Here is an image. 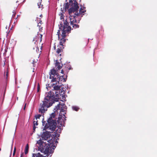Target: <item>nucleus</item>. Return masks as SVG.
Segmentation results:
<instances>
[{
	"label": "nucleus",
	"instance_id": "obj_1",
	"mask_svg": "<svg viewBox=\"0 0 157 157\" xmlns=\"http://www.w3.org/2000/svg\"><path fill=\"white\" fill-rule=\"evenodd\" d=\"M71 4V3L72 7L68 10V13L70 15V20L71 25L75 28H78V26L76 24V17L80 15H83L86 12L85 8L84 7L81 6L78 13L77 10L78 8V3L76 0H71L69 1Z\"/></svg>",
	"mask_w": 157,
	"mask_h": 157
},
{
	"label": "nucleus",
	"instance_id": "obj_2",
	"mask_svg": "<svg viewBox=\"0 0 157 157\" xmlns=\"http://www.w3.org/2000/svg\"><path fill=\"white\" fill-rule=\"evenodd\" d=\"M56 137L54 139L49 140H48L44 142L41 140H40L37 142V144H39L40 147L42 148L43 152L47 155L45 157H48V156L53 153L54 150V147H55V144L57 143V141L55 140ZM33 157H37L36 154H33Z\"/></svg>",
	"mask_w": 157,
	"mask_h": 157
},
{
	"label": "nucleus",
	"instance_id": "obj_3",
	"mask_svg": "<svg viewBox=\"0 0 157 157\" xmlns=\"http://www.w3.org/2000/svg\"><path fill=\"white\" fill-rule=\"evenodd\" d=\"M53 100V97L52 96L51 92L46 93L43 103L39 109V112L41 113H44L46 110L45 109V107L48 108L52 105Z\"/></svg>",
	"mask_w": 157,
	"mask_h": 157
},
{
	"label": "nucleus",
	"instance_id": "obj_4",
	"mask_svg": "<svg viewBox=\"0 0 157 157\" xmlns=\"http://www.w3.org/2000/svg\"><path fill=\"white\" fill-rule=\"evenodd\" d=\"M42 35L40 34L37 33V35H36L33 39V41L34 43V46L33 48L34 50H35L37 53L40 54V53L41 52V51H39V47L41 50L42 46V44L40 43L42 40Z\"/></svg>",
	"mask_w": 157,
	"mask_h": 157
},
{
	"label": "nucleus",
	"instance_id": "obj_5",
	"mask_svg": "<svg viewBox=\"0 0 157 157\" xmlns=\"http://www.w3.org/2000/svg\"><path fill=\"white\" fill-rule=\"evenodd\" d=\"M50 75V78L51 79L53 78L51 81L52 82L57 81L59 82L60 81L61 77L59 76V75L54 69L51 70Z\"/></svg>",
	"mask_w": 157,
	"mask_h": 157
},
{
	"label": "nucleus",
	"instance_id": "obj_6",
	"mask_svg": "<svg viewBox=\"0 0 157 157\" xmlns=\"http://www.w3.org/2000/svg\"><path fill=\"white\" fill-rule=\"evenodd\" d=\"M66 106L65 105L62 103V107L61 108L60 112L59 113V120H58V123L59 124H60L61 126L63 125L64 124V121H62L61 123V120L62 118H65V111L66 109Z\"/></svg>",
	"mask_w": 157,
	"mask_h": 157
},
{
	"label": "nucleus",
	"instance_id": "obj_7",
	"mask_svg": "<svg viewBox=\"0 0 157 157\" xmlns=\"http://www.w3.org/2000/svg\"><path fill=\"white\" fill-rule=\"evenodd\" d=\"M60 86H56L53 87L54 90H56V91L55 92L56 96L57 97L59 98H61V96L62 95V92L60 90ZM62 98L63 100H65V97L62 95Z\"/></svg>",
	"mask_w": 157,
	"mask_h": 157
},
{
	"label": "nucleus",
	"instance_id": "obj_8",
	"mask_svg": "<svg viewBox=\"0 0 157 157\" xmlns=\"http://www.w3.org/2000/svg\"><path fill=\"white\" fill-rule=\"evenodd\" d=\"M51 136V134L50 132L48 131H46L42 133L41 136L43 140H46L48 138L50 137Z\"/></svg>",
	"mask_w": 157,
	"mask_h": 157
},
{
	"label": "nucleus",
	"instance_id": "obj_9",
	"mask_svg": "<svg viewBox=\"0 0 157 157\" xmlns=\"http://www.w3.org/2000/svg\"><path fill=\"white\" fill-rule=\"evenodd\" d=\"M66 32H63V31L62 30V34L61 35L62 38L60 39L59 42L60 45L61 46L63 45V43L65 42V40L64 38L66 36Z\"/></svg>",
	"mask_w": 157,
	"mask_h": 157
},
{
	"label": "nucleus",
	"instance_id": "obj_10",
	"mask_svg": "<svg viewBox=\"0 0 157 157\" xmlns=\"http://www.w3.org/2000/svg\"><path fill=\"white\" fill-rule=\"evenodd\" d=\"M71 30V27L70 26L67 25H64L63 27V32H67Z\"/></svg>",
	"mask_w": 157,
	"mask_h": 157
},
{
	"label": "nucleus",
	"instance_id": "obj_11",
	"mask_svg": "<svg viewBox=\"0 0 157 157\" xmlns=\"http://www.w3.org/2000/svg\"><path fill=\"white\" fill-rule=\"evenodd\" d=\"M62 107V104L59 103L57 106H56V107L54 109V110H55L54 111L56 112L60 109H61V108Z\"/></svg>",
	"mask_w": 157,
	"mask_h": 157
},
{
	"label": "nucleus",
	"instance_id": "obj_12",
	"mask_svg": "<svg viewBox=\"0 0 157 157\" xmlns=\"http://www.w3.org/2000/svg\"><path fill=\"white\" fill-rule=\"evenodd\" d=\"M38 125V123H37V121L36 120V119H35L33 120V125L34 126L33 127V129L34 130H35V129L36 128L35 126L37 125Z\"/></svg>",
	"mask_w": 157,
	"mask_h": 157
},
{
	"label": "nucleus",
	"instance_id": "obj_13",
	"mask_svg": "<svg viewBox=\"0 0 157 157\" xmlns=\"http://www.w3.org/2000/svg\"><path fill=\"white\" fill-rule=\"evenodd\" d=\"M29 147L28 144H27L25 148V154H27L28 153L29 151Z\"/></svg>",
	"mask_w": 157,
	"mask_h": 157
},
{
	"label": "nucleus",
	"instance_id": "obj_14",
	"mask_svg": "<svg viewBox=\"0 0 157 157\" xmlns=\"http://www.w3.org/2000/svg\"><path fill=\"white\" fill-rule=\"evenodd\" d=\"M55 112L52 113L51 114L50 116V117H49V120H51L52 119V118L54 117L55 116Z\"/></svg>",
	"mask_w": 157,
	"mask_h": 157
},
{
	"label": "nucleus",
	"instance_id": "obj_15",
	"mask_svg": "<svg viewBox=\"0 0 157 157\" xmlns=\"http://www.w3.org/2000/svg\"><path fill=\"white\" fill-rule=\"evenodd\" d=\"M41 21H40L39 20V22L38 23V26H38L39 29V30H40H40L42 28V27L40 28L41 25Z\"/></svg>",
	"mask_w": 157,
	"mask_h": 157
},
{
	"label": "nucleus",
	"instance_id": "obj_16",
	"mask_svg": "<svg viewBox=\"0 0 157 157\" xmlns=\"http://www.w3.org/2000/svg\"><path fill=\"white\" fill-rule=\"evenodd\" d=\"M62 47H61V49H59V48H58L57 50H56V52L58 53H59L60 52H61V51L62 50V47L63 48V45L61 46Z\"/></svg>",
	"mask_w": 157,
	"mask_h": 157
},
{
	"label": "nucleus",
	"instance_id": "obj_17",
	"mask_svg": "<svg viewBox=\"0 0 157 157\" xmlns=\"http://www.w3.org/2000/svg\"><path fill=\"white\" fill-rule=\"evenodd\" d=\"M72 108L73 110L76 111H78L79 109V108L78 107L76 106H73Z\"/></svg>",
	"mask_w": 157,
	"mask_h": 157
},
{
	"label": "nucleus",
	"instance_id": "obj_18",
	"mask_svg": "<svg viewBox=\"0 0 157 157\" xmlns=\"http://www.w3.org/2000/svg\"><path fill=\"white\" fill-rule=\"evenodd\" d=\"M41 115L38 114L36 115L35 117L36 120L38 119H39L40 117L41 116Z\"/></svg>",
	"mask_w": 157,
	"mask_h": 157
},
{
	"label": "nucleus",
	"instance_id": "obj_19",
	"mask_svg": "<svg viewBox=\"0 0 157 157\" xmlns=\"http://www.w3.org/2000/svg\"><path fill=\"white\" fill-rule=\"evenodd\" d=\"M56 127V123H53V126L52 127V130H54L55 129Z\"/></svg>",
	"mask_w": 157,
	"mask_h": 157
},
{
	"label": "nucleus",
	"instance_id": "obj_20",
	"mask_svg": "<svg viewBox=\"0 0 157 157\" xmlns=\"http://www.w3.org/2000/svg\"><path fill=\"white\" fill-rule=\"evenodd\" d=\"M58 63H57L56 62V66H57V68H58V69H60L62 67L61 66H60V65H58Z\"/></svg>",
	"mask_w": 157,
	"mask_h": 157
},
{
	"label": "nucleus",
	"instance_id": "obj_21",
	"mask_svg": "<svg viewBox=\"0 0 157 157\" xmlns=\"http://www.w3.org/2000/svg\"><path fill=\"white\" fill-rule=\"evenodd\" d=\"M60 33V31L58 30V32H57V34L58 35V38H59V39L60 38V35H59V34Z\"/></svg>",
	"mask_w": 157,
	"mask_h": 157
},
{
	"label": "nucleus",
	"instance_id": "obj_22",
	"mask_svg": "<svg viewBox=\"0 0 157 157\" xmlns=\"http://www.w3.org/2000/svg\"><path fill=\"white\" fill-rule=\"evenodd\" d=\"M54 136H59V134H58V133H57L56 132H54Z\"/></svg>",
	"mask_w": 157,
	"mask_h": 157
},
{
	"label": "nucleus",
	"instance_id": "obj_23",
	"mask_svg": "<svg viewBox=\"0 0 157 157\" xmlns=\"http://www.w3.org/2000/svg\"><path fill=\"white\" fill-rule=\"evenodd\" d=\"M16 150V148H15V147L14 148V151H13V155H15Z\"/></svg>",
	"mask_w": 157,
	"mask_h": 157
},
{
	"label": "nucleus",
	"instance_id": "obj_24",
	"mask_svg": "<svg viewBox=\"0 0 157 157\" xmlns=\"http://www.w3.org/2000/svg\"><path fill=\"white\" fill-rule=\"evenodd\" d=\"M6 78H7L8 75V71L6 72Z\"/></svg>",
	"mask_w": 157,
	"mask_h": 157
},
{
	"label": "nucleus",
	"instance_id": "obj_25",
	"mask_svg": "<svg viewBox=\"0 0 157 157\" xmlns=\"http://www.w3.org/2000/svg\"><path fill=\"white\" fill-rule=\"evenodd\" d=\"M61 16H60V19H62L63 18V15L62 14H61Z\"/></svg>",
	"mask_w": 157,
	"mask_h": 157
},
{
	"label": "nucleus",
	"instance_id": "obj_26",
	"mask_svg": "<svg viewBox=\"0 0 157 157\" xmlns=\"http://www.w3.org/2000/svg\"><path fill=\"white\" fill-rule=\"evenodd\" d=\"M63 73H64V71H63V70H62L61 71V73L62 74H63Z\"/></svg>",
	"mask_w": 157,
	"mask_h": 157
},
{
	"label": "nucleus",
	"instance_id": "obj_27",
	"mask_svg": "<svg viewBox=\"0 0 157 157\" xmlns=\"http://www.w3.org/2000/svg\"><path fill=\"white\" fill-rule=\"evenodd\" d=\"M39 89H40V88H39V86H38V87H37V91L38 92L39 90Z\"/></svg>",
	"mask_w": 157,
	"mask_h": 157
},
{
	"label": "nucleus",
	"instance_id": "obj_28",
	"mask_svg": "<svg viewBox=\"0 0 157 157\" xmlns=\"http://www.w3.org/2000/svg\"><path fill=\"white\" fill-rule=\"evenodd\" d=\"M40 155V153H38L37 154V155Z\"/></svg>",
	"mask_w": 157,
	"mask_h": 157
},
{
	"label": "nucleus",
	"instance_id": "obj_29",
	"mask_svg": "<svg viewBox=\"0 0 157 157\" xmlns=\"http://www.w3.org/2000/svg\"><path fill=\"white\" fill-rule=\"evenodd\" d=\"M33 63H34V61H33ZM36 62V61H35V62Z\"/></svg>",
	"mask_w": 157,
	"mask_h": 157
},
{
	"label": "nucleus",
	"instance_id": "obj_30",
	"mask_svg": "<svg viewBox=\"0 0 157 157\" xmlns=\"http://www.w3.org/2000/svg\"><path fill=\"white\" fill-rule=\"evenodd\" d=\"M42 16V15H40V17H41Z\"/></svg>",
	"mask_w": 157,
	"mask_h": 157
},
{
	"label": "nucleus",
	"instance_id": "obj_31",
	"mask_svg": "<svg viewBox=\"0 0 157 157\" xmlns=\"http://www.w3.org/2000/svg\"><path fill=\"white\" fill-rule=\"evenodd\" d=\"M63 80H64V81H65V79H64Z\"/></svg>",
	"mask_w": 157,
	"mask_h": 157
},
{
	"label": "nucleus",
	"instance_id": "obj_32",
	"mask_svg": "<svg viewBox=\"0 0 157 157\" xmlns=\"http://www.w3.org/2000/svg\"><path fill=\"white\" fill-rule=\"evenodd\" d=\"M25 107H24V109H25Z\"/></svg>",
	"mask_w": 157,
	"mask_h": 157
},
{
	"label": "nucleus",
	"instance_id": "obj_33",
	"mask_svg": "<svg viewBox=\"0 0 157 157\" xmlns=\"http://www.w3.org/2000/svg\"><path fill=\"white\" fill-rule=\"evenodd\" d=\"M39 8H40V6H39Z\"/></svg>",
	"mask_w": 157,
	"mask_h": 157
},
{
	"label": "nucleus",
	"instance_id": "obj_34",
	"mask_svg": "<svg viewBox=\"0 0 157 157\" xmlns=\"http://www.w3.org/2000/svg\"><path fill=\"white\" fill-rule=\"evenodd\" d=\"M46 88L48 89V88L47 87H46Z\"/></svg>",
	"mask_w": 157,
	"mask_h": 157
},
{
	"label": "nucleus",
	"instance_id": "obj_35",
	"mask_svg": "<svg viewBox=\"0 0 157 157\" xmlns=\"http://www.w3.org/2000/svg\"><path fill=\"white\" fill-rule=\"evenodd\" d=\"M1 148H0V151H1Z\"/></svg>",
	"mask_w": 157,
	"mask_h": 157
}]
</instances>
